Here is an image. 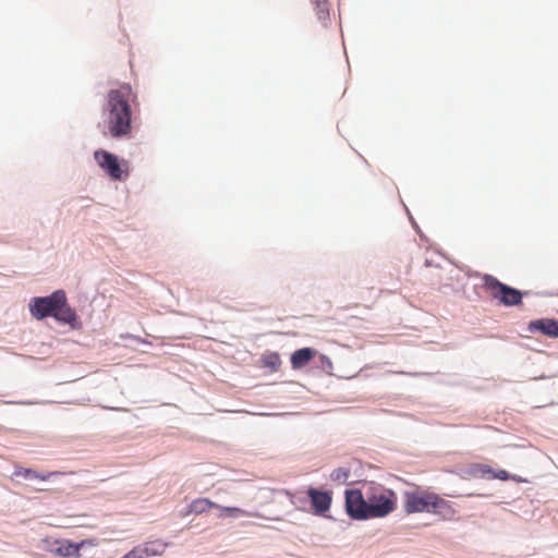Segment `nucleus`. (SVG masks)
I'll return each mask as SVG.
<instances>
[{
	"label": "nucleus",
	"instance_id": "f257e3e1",
	"mask_svg": "<svg viewBox=\"0 0 558 558\" xmlns=\"http://www.w3.org/2000/svg\"><path fill=\"white\" fill-rule=\"evenodd\" d=\"M137 99L130 84H121L107 93L104 113L108 134L113 138L126 137L132 132V107Z\"/></svg>",
	"mask_w": 558,
	"mask_h": 558
},
{
	"label": "nucleus",
	"instance_id": "f03ea898",
	"mask_svg": "<svg viewBox=\"0 0 558 558\" xmlns=\"http://www.w3.org/2000/svg\"><path fill=\"white\" fill-rule=\"evenodd\" d=\"M366 501L362 490H345V507L349 515L356 520L380 518L393 509V502L385 497L368 498Z\"/></svg>",
	"mask_w": 558,
	"mask_h": 558
},
{
	"label": "nucleus",
	"instance_id": "7ed1b4c3",
	"mask_svg": "<svg viewBox=\"0 0 558 558\" xmlns=\"http://www.w3.org/2000/svg\"><path fill=\"white\" fill-rule=\"evenodd\" d=\"M404 507L408 513L429 512L448 521L454 520L457 514L456 510L447 500L435 494L420 490L407 495Z\"/></svg>",
	"mask_w": 558,
	"mask_h": 558
},
{
	"label": "nucleus",
	"instance_id": "20e7f679",
	"mask_svg": "<svg viewBox=\"0 0 558 558\" xmlns=\"http://www.w3.org/2000/svg\"><path fill=\"white\" fill-rule=\"evenodd\" d=\"M483 287L493 299L506 306L519 305L522 302V293L519 290L501 283L493 276L483 277Z\"/></svg>",
	"mask_w": 558,
	"mask_h": 558
},
{
	"label": "nucleus",
	"instance_id": "39448f33",
	"mask_svg": "<svg viewBox=\"0 0 558 558\" xmlns=\"http://www.w3.org/2000/svg\"><path fill=\"white\" fill-rule=\"evenodd\" d=\"M64 302V291L57 290L48 296L34 298L29 303V312L36 319L54 315L56 308Z\"/></svg>",
	"mask_w": 558,
	"mask_h": 558
},
{
	"label": "nucleus",
	"instance_id": "423d86ee",
	"mask_svg": "<svg viewBox=\"0 0 558 558\" xmlns=\"http://www.w3.org/2000/svg\"><path fill=\"white\" fill-rule=\"evenodd\" d=\"M95 160L104 169V171L113 180H122L124 170L119 159L113 154L107 150H96L94 154Z\"/></svg>",
	"mask_w": 558,
	"mask_h": 558
},
{
	"label": "nucleus",
	"instance_id": "0eeeda50",
	"mask_svg": "<svg viewBox=\"0 0 558 558\" xmlns=\"http://www.w3.org/2000/svg\"><path fill=\"white\" fill-rule=\"evenodd\" d=\"M531 333L539 332L550 338H558V320L554 318H541L531 320L527 325Z\"/></svg>",
	"mask_w": 558,
	"mask_h": 558
},
{
	"label": "nucleus",
	"instance_id": "6e6552de",
	"mask_svg": "<svg viewBox=\"0 0 558 558\" xmlns=\"http://www.w3.org/2000/svg\"><path fill=\"white\" fill-rule=\"evenodd\" d=\"M316 513H323L330 507L331 496L326 490H303Z\"/></svg>",
	"mask_w": 558,
	"mask_h": 558
},
{
	"label": "nucleus",
	"instance_id": "1a4fd4ad",
	"mask_svg": "<svg viewBox=\"0 0 558 558\" xmlns=\"http://www.w3.org/2000/svg\"><path fill=\"white\" fill-rule=\"evenodd\" d=\"M53 318L58 322L73 326L77 322L75 311L68 304L66 294L64 293V302L57 306Z\"/></svg>",
	"mask_w": 558,
	"mask_h": 558
},
{
	"label": "nucleus",
	"instance_id": "9d476101",
	"mask_svg": "<svg viewBox=\"0 0 558 558\" xmlns=\"http://www.w3.org/2000/svg\"><path fill=\"white\" fill-rule=\"evenodd\" d=\"M316 353V350L312 348H302L294 351L290 359L292 368L299 369L306 366Z\"/></svg>",
	"mask_w": 558,
	"mask_h": 558
},
{
	"label": "nucleus",
	"instance_id": "9b49d317",
	"mask_svg": "<svg viewBox=\"0 0 558 558\" xmlns=\"http://www.w3.org/2000/svg\"><path fill=\"white\" fill-rule=\"evenodd\" d=\"M56 548L53 549L54 553L62 557H72V556H80V550L82 546L84 545V542L81 543H72L70 541H58L54 543Z\"/></svg>",
	"mask_w": 558,
	"mask_h": 558
},
{
	"label": "nucleus",
	"instance_id": "f8f14e48",
	"mask_svg": "<svg viewBox=\"0 0 558 558\" xmlns=\"http://www.w3.org/2000/svg\"><path fill=\"white\" fill-rule=\"evenodd\" d=\"M312 5L315 7V13L317 20L323 24L327 25L329 21V3L328 0H310Z\"/></svg>",
	"mask_w": 558,
	"mask_h": 558
},
{
	"label": "nucleus",
	"instance_id": "ddd939ff",
	"mask_svg": "<svg viewBox=\"0 0 558 558\" xmlns=\"http://www.w3.org/2000/svg\"><path fill=\"white\" fill-rule=\"evenodd\" d=\"M330 476L337 485H351L357 482L351 478V471L345 466L335 470Z\"/></svg>",
	"mask_w": 558,
	"mask_h": 558
},
{
	"label": "nucleus",
	"instance_id": "4468645a",
	"mask_svg": "<svg viewBox=\"0 0 558 558\" xmlns=\"http://www.w3.org/2000/svg\"><path fill=\"white\" fill-rule=\"evenodd\" d=\"M211 508H219V506L211 502L209 499L201 498V499H196L190 504L189 512L201 514V513L208 511Z\"/></svg>",
	"mask_w": 558,
	"mask_h": 558
},
{
	"label": "nucleus",
	"instance_id": "2eb2a0df",
	"mask_svg": "<svg viewBox=\"0 0 558 558\" xmlns=\"http://www.w3.org/2000/svg\"><path fill=\"white\" fill-rule=\"evenodd\" d=\"M264 364L266 366L271 367L272 369H277L280 364L281 360L278 353H270L264 357Z\"/></svg>",
	"mask_w": 558,
	"mask_h": 558
},
{
	"label": "nucleus",
	"instance_id": "dca6fc26",
	"mask_svg": "<svg viewBox=\"0 0 558 558\" xmlns=\"http://www.w3.org/2000/svg\"><path fill=\"white\" fill-rule=\"evenodd\" d=\"M221 510L226 514L231 515V517H238V515H241L244 513L243 510H241L240 508H235V507H222Z\"/></svg>",
	"mask_w": 558,
	"mask_h": 558
},
{
	"label": "nucleus",
	"instance_id": "f3484780",
	"mask_svg": "<svg viewBox=\"0 0 558 558\" xmlns=\"http://www.w3.org/2000/svg\"><path fill=\"white\" fill-rule=\"evenodd\" d=\"M483 473H488L492 477L506 480L508 478V473L504 470L499 471L498 473H493L490 470L484 471Z\"/></svg>",
	"mask_w": 558,
	"mask_h": 558
},
{
	"label": "nucleus",
	"instance_id": "a211bd4d",
	"mask_svg": "<svg viewBox=\"0 0 558 558\" xmlns=\"http://www.w3.org/2000/svg\"><path fill=\"white\" fill-rule=\"evenodd\" d=\"M15 474L24 476V477H29V478L37 477L36 473L31 469H25L23 471L15 472Z\"/></svg>",
	"mask_w": 558,
	"mask_h": 558
}]
</instances>
